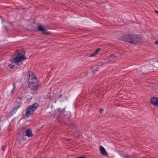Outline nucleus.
<instances>
[{"label":"nucleus","mask_w":158,"mask_h":158,"mask_svg":"<svg viewBox=\"0 0 158 158\" xmlns=\"http://www.w3.org/2000/svg\"><path fill=\"white\" fill-rule=\"evenodd\" d=\"M121 39L123 41L135 44L140 41L139 38L135 35H130L122 36Z\"/></svg>","instance_id":"nucleus-1"},{"label":"nucleus","mask_w":158,"mask_h":158,"mask_svg":"<svg viewBox=\"0 0 158 158\" xmlns=\"http://www.w3.org/2000/svg\"><path fill=\"white\" fill-rule=\"evenodd\" d=\"M28 85L30 88L33 90L36 89L38 86L39 83L37 79L33 76L32 73L29 74Z\"/></svg>","instance_id":"nucleus-2"},{"label":"nucleus","mask_w":158,"mask_h":158,"mask_svg":"<svg viewBox=\"0 0 158 158\" xmlns=\"http://www.w3.org/2000/svg\"><path fill=\"white\" fill-rule=\"evenodd\" d=\"M26 59V57L23 54L19 53L14 59L12 63H15L19 65L22 63L23 61Z\"/></svg>","instance_id":"nucleus-3"},{"label":"nucleus","mask_w":158,"mask_h":158,"mask_svg":"<svg viewBox=\"0 0 158 158\" xmlns=\"http://www.w3.org/2000/svg\"><path fill=\"white\" fill-rule=\"evenodd\" d=\"M38 106L39 105L37 103H35L31 106L26 110L25 115L28 117L30 115L32 114L35 110L37 108Z\"/></svg>","instance_id":"nucleus-4"},{"label":"nucleus","mask_w":158,"mask_h":158,"mask_svg":"<svg viewBox=\"0 0 158 158\" xmlns=\"http://www.w3.org/2000/svg\"><path fill=\"white\" fill-rule=\"evenodd\" d=\"M37 29L38 31L42 32L43 34L47 35L50 34V32L47 31L46 30L40 25H38Z\"/></svg>","instance_id":"nucleus-5"},{"label":"nucleus","mask_w":158,"mask_h":158,"mask_svg":"<svg viewBox=\"0 0 158 158\" xmlns=\"http://www.w3.org/2000/svg\"><path fill=\"white\" fill-rule=\"evenodd\" d=\"M150 102L151 103L156 106H158V98L152 97L150 99Z\"/></svg>","instance_id":"nucleus-6"},{"label":"nucleus","mask_w":158,"mask_h":158,"mask_svg":"<svg viewBox=\"0 0 158 158\" xmlns=\"http://www.w3.org/2000/svg\"><path fill=\"white\" fill-rule=\"evenodd\" d=\"M99 148L100 151L102 154L106 156L107 155V152L103 147H102V146H100Z\"/></svg>","instance_id":"nucleus-7"},{"label":"nucleus","mask_w":158,"mask_h":158,"mask_svg":"<svg viewBox=\"0 0 158 158\" xmlns=\"http://www.w3.org/2000/svg\"><path fill=\"white\" fill-rule=\"evenodd\" d=\"M13 88L11 90L10 94L11 95H13L16 90V86L15 83H14L13 84Z\"/></svg>","instance_id":"nucleus-8"},{"label":"nucleus","mask_w":158,"mask_h":158,"mask_svg":"<svg viewBox=\"0 0 158 158\" xmlns=\"http://www.w3.org/2000/svg\"><path fill=\"white\" fill-rule=\"evenodd\" d=\"M26 136L30 137L32 136V132L30 129L26 130Z\"/></svg>","instance_id":"nucleus-9"},{"label":"nucleus","mask_w":158,"mask_h":158,"mask_svg":"<svg viewBox=\"0 0 158 158\" xmlns=\"http://www.w3.org/2000/svg\"><path fill=\"white\" fill-rule=\"evenodd\" d=\"M101 49L100 48H99L96 50L94 52V54L95 55H97L98 53L101 50Z\"/></svg>","instance_id":"nucleus-10"},{"label":"nucleus","mask_w":158,"mask_h":158,"mask_svg":"<svg viewBox=\"0 0 158 158\" xmlns=\"http://www.w3.org/2000/svg\"><path fill=\"white\" fill-rule=\"evenodd\" d=\"M9 66L11 69H13L14 67V65L12 64H9Z\"/></svg>","instance_id":"nucleus-11"},{"label":"nucleus","mask_w":158,"mask_h":158,"mask_svg":"<svg viewBox=\"0 0 158 158\" xmlns=\"http://www.w3.org/2000/svg\"><path fill=\"white\" fill-rule=\"evenodd\" d=\"M95 56V55L94 54V52L93 53H92L91 54H90V57H92V56Z\"/></svg>","instance_id":"nucleus-12"},{"label":"nucleus","mask_w":158,"mask_h":158,"mask_svg":"<svg viewBox=\"0 0 158 158\" xmlns=\"http://www.w3.org/2000/svg\"><path fill=\"white\" fill-rule=\"evenodd\" d=\"M2 149L3 151H5L6 150L5 147V146H2Z\"/></svg>","instance_id":"nucleus-13"},{"label":"nucleus","mask_w":158,"mask_h":158,"mask_svg":"<svg viewBox=\"0 0 158 158\" xmlns=\"http://www.w3.org/2000/svg\"><path fill=\"white\" fill-rule=\"evenodd\" d=\"M155 43L158 45V40L156 41L155 42Z\"/></svg>","instance_id":"nucleus-14"},{"label":"nucleus","mask_w":158,"mask_h":158,"mask_svg":"<svg viewBox=\"0 0 158 158\" xmlns=\"http://www.w3.org/2000/svg\"><path fill=\"white\" fill-rule=\"evenodd\" d=\"M124 157L125 158H129V156L128 155L124 156Z\"/></svg>","instance_id":"nucleus-15"},{"label":"nucleus","mask_w":158,"mask_h":158,"mask_svg":"<svg viewBox=\"0 0 158 158\" xmlns=\"http://www.w3.org/2000/svg\"><path fill=\"white\" fill-rule=\"evenodd\" d=\"M103 110L102 109H100V113H101L103 111Z\"/></svg>","instance_id":"nucleus-16"},{"label":"nucleus","mask_w":158,"mask_h":158,"mask_svg":"<svg viewBox=\"0 0 158 158\" xmlns=\"http://www.w3.org/2000/svg\"><path fill=\"white\" fill-rule=\"evenodd\" d=\"M19 99L21 100V99H22V98L21 97V98H18L17 100H18Z\"/></svg>","instance_id":"nucleus-17"},{"label":"nucleus","mask_w":158,"mask_h":158,"mask_svg":"<svg viewBox=\"0 0 158 158\" xmlns=\"http://www.w3.org/2000/svg\"><path fill=\"white\" fill-rule=\"evenodd\" d=\"M22 129H25V127H23V128H22Z\"/></svg>","instance_id":"nucleus-18"},{"label":"nucleus","mask_w":158,"mask_h":158,"mask_svg":"<svg viewBox=\"0 0 158 158\" xmlns=\"http://www.w3.org/2000/svg\"><path fill=\"white\" fill-rule=\"evenodd\" d=\"M156 13H158V11H156Z\"/></svg>","instance_id":"nucleus-19"},{"label":"nucleus","mask_w":158,"mask_h":158,"mask_svg":"<svg viewBox=\"0 0 158 158\" xmlns=\"http://www.w3.org/2000/svg\"><path fill=\"white\" fill-rule=\"evenodd\" d=\"M62 114V113H61V114Z\"/></svg>","instance_id":"nucleus-20"},{"label":"nucleus","mask_w":158,"mask_h":158,"mask_svg":"<svg viewBox=\"0 0 158 158\" xmlns=\"http://www.w3.org/2000/svg\"><path fill=\"white\" fill-rule=\"evenodd\" d=\"M64 109H63V111H64Z\"/></svg>","instance_id":"nucleus-21"}]
</instances>
